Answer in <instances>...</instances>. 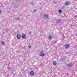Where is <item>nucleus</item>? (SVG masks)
Segmentation results:
<instances>
[{
  "instance_id": "obj_1",
  "label": "nucleus",
  "mask_w": 77,
  "mask_h": 77,
  "mask_svg": "<svg viewBox=\"0 0 77 77\" xmlns=\"http://www.w3.org/2000/svg\"><path fill=\"white\" fill-rule=\"evenodd\" d=\"M43 17L45 19H46V18H48V16L47 14H44L43 15Z\"/></svg>"
},
{
  "instance_id": "obj_2",
  "label": "nucleus",
  "mask_w": 77,
  "mask_h": 77,
  "mask_svg": "<svg viewBox=\"0 0 77 77\" xmlns=\"http://www.w3.org/2000/svg\"><path fill=\"white\" fill-rule=\"evenodd\" d=\"M69 45L68 44H67L65 45V48H69Z\"/></svg>"
},
{
  "instance_id": "obj_3",
  "label": "nucleus",
  "mask_w": 77,
  "mask_h": 77,
  "mask_svg": "<svg viewBox=\"0 0 77 77\" xmlns=\"http://www.w3.org/2000/svg\"><path fill=\"white\" fill-rule=\"evenodd\" d=\"M40 56L43 57V56H44V53H43V52H41L40 53Z\"/></svg>"
},
{
  "instance_id": "obj_4",
  "label": "nucleus",
  "mask_w": 77,
  "mask_h": 77,
  "mask_svg": "<svg viewBox=\"0 0 77 77\" xmlns=\"http://www.w3.org/2000/svg\"><path fill=\"white\" fill-rule=\"evenodd\" d=\"M30 74L31 75H34V74H35V72H34L32 71L30 72Z\"/></svg>"
},
{
  "instance_id": "obj_5",
  "label": "nucleus",
  "mask_w": 77,
  "mask_h": 77,
  "mask_svg": "<svg viewBox=\"0 0 77 77\" xmlns=\"http://www.w3.org/2000/svg\"><path fill=\"white\" fill-rule=\"evenodd\" d=\"M56 64H57V63H56V61H54L53 62V65H54V66H56Z\"/></svg>"
},
{
  "instance_id": "obj_6",
  "label": "nucleus",
  "mask_w": 77,
  "mask_h": 77,
  "mask_svg": "<svg viewBox=\"0 0 77 77\" xmlns=\"http://www.w3.org/2000/svg\"><path fill=\"white\" fill-rule=\"evenodd\" d=\"M17 38L18 39H20L21 38V35L19 34L17 35Z\"/></svg>"
},
{
  "instance_id": "obj_7",
  "label": "nucleus",
  "mask_w": 77,
  "mask_h": 77,
  "mask_svg": "<svg viewBox=\"0 0 77 77\" xmlns=\"http://www.w3.org/2000/svg\"><path fill=\"white\" fill-rule=\"evenodd\" d=\"M22 37L23 39H25L26 38V36L25 34H23L22 35Z\"/></svg>"
},
{
  "instance_id": "obj_8",
  "label": "nucleus",
  "mask_w": 77,
  "mask_h": 77,
  "mask_svg": "<svg viewBox=\"0 0 77 77\" xmlns=\"http://www.w3.org/2000/svg\"><path fill=\"white\" fill-rule=\"evenodd\" d=\"M61 20H57V21L56 22V23H60V22H61Z\"/></svg>"
},
{
  "instance_id": "obj_9",
  "label": "nucleus",
  "mask_w": 77,
  "mask_h": 77,
  "mask_svg": "<svg viewBox=\"0 0 77 77\" xmlns=\"http://www.w3.org/2000/svg\"><path fill=\"white\" fill-rule=\"evenodd\" d=\"M69 5V3L66 2L65 4V6H68V5Z\"/></svg>"
},
{
  "instance_id": "obj_10",
  "label": "nucleus",
  "mask_w": 77,
  "mask_h": 77,
  "mask_svg": "<svg viewBox=\"0 0 77 77\" xmlns=\"http://www.w3.org/2000/svg\"><path fill=\"white\" fill-rule=\"evenodd\" d=\"M48 39L50 40H51V39H52V37L50 35H49L48 37Z\"/></svg>"
},
{
  "instance_id": "obj_11",
  "label": "nucleus",
  "mask_w": 77,
  "mask_h": 77,
  "mask_svg": "<svg viewBox=\"0 0 77 77\" xmlns=\"http://www.w3.org/2000/svg\"><path fill=\"white\" fill-rule=\"evenodd\" d=\"M68 66L71 67L72 66V65L71 63H69L67 65Z\"/></svg>"
},
{
  "instance_id": "obj_12",
  "label": "nucleus",
  "mask_w": 77,
  "mask_h": 77,
  "mask_svg": "<svg viewBox=\"0 0 77 77\" xmlns=\"http://www.w3.org/2000/svg\"><path fill=\"white\" fill-rule=\"evenodd\" d=\"M58 12L59 13V14H61V13L62 12V10H58Z\"/></svg>"
},
{
  "instance_id": "obj_13",
  "label": "nucleus",
  "mask_w": 77,
  "mask_h": 77,
  "mask_svg": "<svg viewBox=\"0 0 77 77\" xmlns=\"http://www.w3.org/2000/svg\"><path fill=\"white\" fill-rule=\"evenodd\" d=\"M1 44L2 45H5V42L3 41H2L1 42Z\"/></svg>"
},
{
  "instance_id": "obj_14",
  "label": "nucleus",
  "mask_w": 77,
  "mask_h": 77,
  "mask_svg": "<svg viewBox=\"0 0 77 77\" xmlns=\"http://www.w3.org/2000/svg\"><path fill=\"white\" fill-rule=\"evenodd\" d=\"M64 60H65V58H63L62 59V60H61V61H62V62H63V61H64Z\"/></svg>"
},
{
  "instance_id": "obj_15",
  "label": "nucleus",
  "mask_w": 77,
  "mask_h": 77,
  "mask_svg": "<svg viewBox=\"0 0 77 77\" xmlns=\"http://www.w3.org/2000/svg\"><path fill=\"white\" fill-rule=\"evenodd\" d=\"M20 20V18L19 17H18L17 18V20Z\"/></svg>"
},
{
  "instance_id": "obj_16",
  "label": "nucleus",
  "mask_w": 77,
  "mask_h": 77,
  "mask_svg": "<svg viewBox=\"0 0 77 77\" xmlns=\"http://www.w3.org/2000/svg\"><path fill=\"white\" fill-rule=\"evenodd\" d=\"M28 47H29V48H31V46H30V45H29L28 46Z\"/></svg>"
},
{
  "instance_id": "obj_17",
  "label": "nucleus",
  "mask_w": 77,
  "mask_h": 77,
  "mask_svg": "<svg viewBox=\"0 0 77 77\" xmlns=\"http://www.w3.org/2000/svg\"><path fill=\"white\" fill-rule=\"evenodd\" d=\"M36 10H34L33 12H36Z\"/></svg>"
},
{
  "instance_id": "obj_18",
  "label": "nucleus",
  "mask_w": 77,
  "mask_h": 77,
  "mask_svg": "<svg viewBox=\"0 0 77 77\" xmlns=\"http://www.w3.org/2000/svg\"><path fill=\"white\" fill-rule=\"evenodd\" d=\"M33 2L32 3V6H33Z\"/></svg>"
},
{
  "instance_id": "obj_19",
  "label": "nucleus",
  "mask_w": 77,
  "mask_h": 77,
  "mask_svg": "<svg viewBox=\"0 0 77 77\" xmlns=\"http://www.w3.org/2000/svg\"><path fill=\"white\" fill-rule=\"evenodd\" d=\"M0 13H2V11L1 10H0Z\"/></svg>"
},
{
  "instance_id": "obj_20",
  "label": "nucleus",
  "mask_w": 77,
  "mask_h": 77,
  "mask_svg": "<svg viewBox=\"0 0 77 77\" xmlns=\"http://www.w3.org/2000/svg\"><path fill=\"white\" fill-rule=\"evenodd\" d=\"M29 34H30L31 33V32H29Z\"/></svg>"
},
{
  "instance_id": "obj_21",
  "label": "nucleus",
  "mask_w": 77,
  "mask_h": 77,
  "mask_svg": "<svg viewBox=\"0 0 77 77\" xmlns=\"http://www.w3.org/2000/svg\"><path fill=\"white\" fill-rule=\"evenodd\" d=\"M53 3H55V2H53Z\"/></svg>"
}]
</instances>
